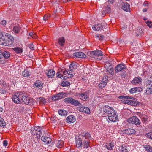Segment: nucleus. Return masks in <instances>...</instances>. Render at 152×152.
I'll list each match as a JSON object with an SVG mask.
<instances>
[{"label":"nucleus","instance_id":"obj_58","mask_svg":"<svg viewBox=\"0 0 152 152\" xmlns=\"http://www.w3.org/2000/svg\"><path fill=\"white\" fill-rule=\"evenodd\" d=\"M100 36V34H97L95 35V37L96 39H98L99 40Z\"/></svg>","mask_w":152,"mask_h":152},{"label":"nucleus","instance_id":"obj_18","mask_svg":"<svg viewBox=\"0 0 152 152\" xmlns=\"http://www.w3.org/2000/svg\"><path fill=\"white\" fill-rule=\"evenodd\" d=\"M43 83L40 81H36L34 84V86L35 88H38L41 89L43 88Z\"/></svg>","mask_w":152,"mask_h":152},{"label":"nucleus","instance_id":"obj_27","mask_svg":"<svg viewBox=\"0 0 152 152\" xmlns=\"http://www.w3.org/2000/svg\"><path fill=\"white\" fill-rule=\"evenodd\" d=\"M114 143L113 142L107 143L105 144V146L107 149L111 150L113 148Z\"/></svg>","mask_w":152,"mask_h":152},{"label":"nucleus","instance_id":"obj_9","mask_svg":"<svg viewBox=\"0 0 152 152\" xmlns=\"http://www.w3.org/2000/svg\"><path fill=\"white\" fill-rule=\"evenodd\" d=\"M103 110L104 112L107 113L108 117L112 115V114L115 113L114 110L108 106L104 107Z\"/></svg>","mask_w":152,"mask_h":152},{"label":"nucleus","instance_id":"obj_22","mask_svg":"<svg viewBox=\"0 0 152 152\" xmlns=\"http://www.w3.org/2000/svg\"><path fill=\"white\" fill-rule=\"evenodd\" d=\"M63 96V93H60L54 95L52 97V99L53 100H57L62 98Z\"/></svg>","mask_w":152,"mask_h":152},{"label":"nucleus","instance_id":"obj_50","mask_svg":"<svg viewBox=\"0 0 152 152\" xmlns=\"http://www.w3.org/2000/svg\"><path fill=\"white\" fill-rule=\"evenodd\" d=\"M3 35L2 33H0V42H1L2 39L4 38Z\"/></svg>","mask_w":152,"mask_h":152},{"label":"nucleus","instance_id":"obj_7","mask_svg":"<svg viewBox=\"0 0 152 152\" xmlns=\"http://www.w3.org/2000/svg\"><path fill=\"white\" fill-rule=\"evenodd\" d=\"M22 94V92H19L15 93L12 98L13 102L16 104H20L21 103V99Z\"/></svg>","mask_w":152,"mask_h":152},{"label":"nucleus","instance_id":"obj_15","mask_svg":"<svg viewBox=\"0 0 152 152\" xmlns=\"http://www.w3.org/2000/svg\"><path fill=\"white\" fill-rule=\"evenodd\" d=\"M74 58H85L86 56L83 52H75L73 54Z\"/></svg>","mask_w":152,"mask_h":152},{"label":"nucleus","instance_id":"obj_19","mask_svg":"<svg viewBox=\"0 0 152 152\" xmlns=\"http://www.w3.org/2000/svg\"><path fill=\"white\" fill-rule=\"evenodd\" d=\"M122 9L126 12H129L130 10V5L127 2L123 3L122 5Z\"/></svg>","mask_w":152,"mask_h":152},{"label":"nucleus","instance_id":"obj_64","mask_svg":"<svg viewBox=\"0 0 152 152\" xmlns=\"http://www.w3.org/2000/svg\"><path fill=\"white\" fill-rule=\"evenodd\" d=\"M2 108L0 107V112H2Z\"/></svg>","mask_w":152,"mask_h":152},{"label":"nucleus","instance_id":"obj_36","mask_svg":"<svg viewBox=\"0 0 152 152\" xmlns=\"http://www.w3.org/2000/svg\"><path fill=\"white\" fill-rule=\"evenodd\" d=\"M67 112L64 110L60 109L58 111L59 114L62 116H66L67 114Z\"/></svg>","mask_w":152,"mask_h":152},{"label":"nucleus","instance_id":"obj_45","mask_svg":"<svg viewBox=\"0 0 152 152\" xmlns=\"http://www.w3.org/2000/svg\"><path fill=\"white\" fill-rule=\"evenodd\" d=\"M130 128H128L125 130H123L122 132L123 134L130 135Z\"/></svg>","mask_w":152,"mask_h":152},{"label":"nucleus","instance_id":"obj_29","mask_svg":"<svg viewBox=\"0 0 152 152\" xmlns=\"http://www.w3.org/2000/svg\"><path fill=\"white\" fill-rule=\"evenodd\" d=\"M21 28L18 26H15L13 27L12 31L15 34L18 33L20 31Z\"/></svg>","mask_w":152,"mask_h":152},{"label":"nucleus","instance_id":"obj_28","mask_svg":"<svg viewBox=\"0 0 152 152\" xmlns=\"http://www.w3.org/2000/svg\"><path fill=\"white\" fill-rule=\"evenodd\" d=\"M59 70V71L58 72L56 73L57 77L59 78H61L63 77H64L65 75H64V72H65V70H64L63 71L62 70L60 69Z\"/></svg>","mask_w":152,"mask_h":152},{"label":"nucleus","instance_id":"obj_8","mask_svg":"<svg viewBox=\"0 0 152 152\" xmlns=\"http://www.w3.org/2000/svg\"><path fill=\"white\" fill-rule=\"evenodd\" d=\"M147 88L145 93L147 94H152V81L151 80H148L146 83Z\"/></svg>","mask_w":152,"mask_h":152},{"label":"nucleus","instance_id":"obj_20","mask_svg":"<svg viewBox=\"0 0 152 152\" xmlns=\"http://www.w3.org/2000/svg\"><path fill=\"white\" fill-rule=\"evenodd\" d=\"M142 79L139 77H135L132 82V83L134 85L140 84L141 83Z\"/></svg>","mask_w":152,"mask_h":152},{"label":"nucleus","instance_id":"obj_35","mask_svg":"<svg viewBox=\"0 0 152 152\" xmlns=\"http://www.w3.org/2000/svg\"><path fill=\"white\" fill-rule=\"evenodd\" d=\"M128 103L127 104L133 106H136L138 104V102L136 101L132 100H128Z\"/></svg>","mask_w":152,"mask_h":152},{"label":"nucleus","instance_id":"obj_34","mask_svg":"<svg viewBox=\"0 0 152 152\" xmlns=\"http://www.w3.org/2000/svg\"><path fill=\"white\" fill-rule=\"evenodd\" d=\"M58 43L60 46H62L65 44V39L64 37H61L58 40Z\"/></svg>","mask_w":152,"mask_h":152},{"label":"nucleus","instance_id":"obj_1","mask_svg":"<svg viewBox=\"0 0 152 152\" xmlns=\"http://www.w3.org/2000/svg\"><path fill=\"white\" fill-rule=\"evenodd\" d=\"M91 136L90 134L86 132L76 137L75 140L77 147L79 148L82 146L84 148H88L90 147L89 142L88 140H86L85 139H88Z\"/></svg>","mask_w":152,"mask_h":152},{"label":"nucleus","instance_id":"obj_4","mask_svg":"<svg viewBox=\"0 0 152 152\" xmlns=\"http://www.w3.org/2000/svg\"><path fill=\"white\" fill-rule=\"evenodd\" d=\"M127 122L129 124H134L137 127H142L140 120L136 116H132L127 119Z\"/></svg>","mask_w":152,"mask_h":152},{"label":"nucleus","instance_id":"obj_26","mask_svg":"<svg viewBox=\"0 0 152 152\" xmlns=\"http://www.w3.org/2000/svg\"><path fill=\"white\" fill-rule=\"evenodd\" d=\"M102 25L101 23H99L97 25H94L92 27L94 30L95 31H98L102 28Z\"/></svg>","mask_w":152,"mask_h":152},{"label":"nucleus","instance_id":"obj_14","mask_svg":"<svg viewBox=\"0 0 152 152\" xmlns=\"http://www.w3.org/2000/svg\"><path fill=\"white\" fill-rule=\"evenodd\" d=\"M64 77H63V79H66L68 78H71L74 76L73 71L72 69H71L70 70H68L66 71L65 70V72H64Z\"/></svg>","mask_w":152,"mask_h":152},{"label":"nucleus","instance_id":"obj_53","mask_svg":"<svg viewBox=\"0 0 152 152\" xmlns=\"http://www.w3.org/2000/svg\"><path fill=\"white\" fill-rule=\"evenodd\" d=\"M29 48L31 50H34V45L32 44H29Z\"/></svg>","mask_w":152,"mask_h":152},{"label":"nucleus","instance_id":"obj_41","mask_svg":"<svg viewBox=\"0 0 152 152\" xmlns=\"http://www.w3.org/2000/svg\"><path fill=\"white\" fill-rule=\"evenodd\" d=\"M13 50L17 53H20L23 52L22 49L20 48H13Z\"/></svg>","mask_w":152,"mask_h":152},{"label":"nucleus","instance_id":"obj_55","mask_svg":"<svg viewBox=\"0 0 152 152\" xmlns=\"http://www.w3.org/2000/svg\"><path fill=\"white\" fill-rule=\"evenodd\" d=\"M5 83L2 80H0V85H4Z\"/></svg>","mask_w":152,"mask_h":152},{"label":"nucleus","instance_id":"obj_44","mask_svg":"<svg viewBox=\"0 0 152 152\" xmlns=\"http://www.w3.org/2000/svg\"><path fill=\"white\" fill-rule=\"evenodd\" d=\"M77 67V64L75 63H72L69 66V68L71 69H75Z\"/></svg>","mask_w":152,"mask_h":152},{"label":"nucleus","instance_id":"obj_62","mask_svg":"<svg viewBox=\"0 0 152 152\" xmlns=\"http://www.w3.org/2000/svg\"><path fill=\"white\" fill-rule=\"evenodd\" d=\"M147 10V9L146 8L143 9H142V11L144 12H146Z\"/></svg>","mask_w":152,"mask_h":152},{"label":"nucleus","instance_id":"obj_40","mask_svg":"<svg viewBox=\"0 0 152 152\" xmlns=\"http://www.w3.org/2000/svg\"><path fill=\"white\" fill-rule=\"evenodd\" d=\"M0 126L3 128H4L6 126V123L4 121L1 117H0Z\"/></svg>","mask_w":152,"mask_h":152},{"label":"nucleus","instance_id":"obj_60","mask_svg":"<svg viewBox=\"0 0 152 152\" xmlns=\"http://www.w3.org/2000/svg\"><path fill=\"white\" fill-rule=\"evenodd\" d=\"M34 34L33 32H30L29 34V36L31 37H32V36H33V35Z\"/></svg>","mask_w":152,"mask_h":152},{"label":"nucleus","instance_id":"obj_51","mask_svg":"<svg viewBox=\"0 0 152 152\" xmlns=\"http://www.w3.org/2000/svg\"><path fill=\"white\" fill-rule=\"evenodd\" d=\"M0 23L3 25H5L7 23V22L6 20H4L1 22Z\"/></svg>","mask_w":152,"mask_h":152},{"label":"nucleus","instance_id":"obj_10","mask_svg":"<svg viewBox=\"0 0 152 152\" xmlns=\"http://www.w3.org/2000/svg\"><path fill=\"white\" fill-rule=\"evenodd\" d=\"M64 100L65 102L70 103L76 106L80 104L78 100H75L72 98L70 97L66 98L64 99Z\"/></svg>","mask_w":152,"mask_h":152},{"label":"nucleus","instance_id":"obj_6","mask_svg":"<svg viewBox=\"0 0 152 152\" xmlns=\"http://www.w3.org/2000/svg\"><path fill=\"white\" fill-rule=\"evenodd\" d=\"M21 96V99L25 104L30 105L34 102V101L33 99L27 96L25 93L22 92V94Z\"/></svg>","mask_w":152,"mask_h":152},{"label":"nucleus","instance_id":"obj_37","mask_svg":"<svg viewBox=\"0 0 152 152\" xmlns=\"http://www.w3.org/2000/svg\"><path fill=\"white\" fill-rule=\"evenodd\" d=\"M145 151L148 152H152V147L148 145H143Z\"/></svg>","mask_w":152,"mask_h":152},{"label":"nucleus","instance_id":"obj_33","mask_svg":"<svg viewBox=\"0 0 152 152\" xmlns=\"http://www.w3.org/2000/svg\"><path fill=\"white\" fill-rule=\"evenodd\" d=\"M64 144V142L60 140H58L57 142H56L55 145L57 148H60L62 147Z\"/></svg>","mask_w":152,"mask_h":152},{"label":"nucleus","instance_id":"obj_47","mask_svg":"<svg viewBox=\"0 0 152 152\" xmlns=\"http://www.w3.org/2000/svg\"><path fill=\"white\" fill-rule=\"evenodd\" d=\"M146 137L152 140V132H149L146 134Z\"/></svg>","mask_w":152,"mask_h":152},{"label":"nucleus","instance_id":"obj_5","mask_svg":"<svg viewBox=\"0 0 152 152\" xmlns=\"http://www.w3.org/2000/svg\"><path fill=\"white\" fill-rule=\"evenodd\" d=\"M90 53V56L95 60H100L103 58L102 52L100 50L92 51Z\"/></svg>","mask_w":152,"mask_h":152},{"label":"nucleus","instance_id":"obj_57","mask_svg":"<svg viewBox=\"0 0 152 152\" xmlns=\"http://www.w3.org/2000/svg\"><path fill=\"white\" fill-rule=\"evenodd\" d=\"M104 38V36L102 35H101V34H100V37H99V40H102L103 38Z\"/></svg>","mask_w":152,"mask_h":152},{"label":"nucleus","instance_id":"obj_25","mask_svg":"<svg viewBox=\"0 0 152 152\" xmlns=\"http://www.w3.org/2000/svg\"><path fill=\"white\" fill-rule=\"evenodd\" d=\"M142 90V88L140 87H136L132 88L129 90V92L131 94H133L136 92L141 91Z\"/></svg>","mask_w":152,"mask_h":152},{"label":"nucleus","instance_id":"obj_16","mask_svg":"<svg viewBox=\"0 0 152 152\" xmlns=\"http://www.w3.org/2000/svg\"><path fill=\"white\" fill-rule=\"evenodd\" d=\"M76 95L79 96L80 99L82 100L86 101L88 98V94L85 93H77Z\"/></svg>","mask_w":152,"mask_h":152},{"label":"nucleus","instance_id":"obj_42","mask_svg":"<svg viewBox=\"0 0 152 152\" xmlns=\"http://www.w3.org/2000/svg\"><path fill=\"white\" fill-rule=\"evenodd\" d=\"M120 152H128L127 147L124 145H122L121 147V149L120 150Z\"/></svg>","mask_w":152,"mask_h":152},{"label":"nucleus","instance_id":"obj_48","mask_svg":"<svg viewBox=\"0 0 152 152\" xmlns=\"http://www.w3.org/2000/svg\"><path fill=\"white\" fill-rule=\"evenodd\" d=\"M147 25L149 26L150 28H151L152 26V22L150 21H148L146 22Z\"/></svg>","mask_w":152,"mask_h":152},{"label":"nucleus","instance_id":"obj_21","mask_svg":"<svg viewBox=\"0 0 152 152\" xmlns=\"http://www.w3.org/2000/svg\"><path fill=\"white\" fill-rule=\"evenodd\" d=\"M108 119L111 121L113 122H115L118 121V118L116 113L112 114V115H110L108 117Z\"/></svg>","mask_w":152,"mask_h":152},{"label":"nucleus","instance_id":"obj_11","mask_svg":"<svg viewBox=\"0 0 152 152\" xmlns=\"http://www.w3.org/2000/svg\"><path fill=\"white\" fill-rule=\"evenodd\" d=\"M115 70L116 73L124 71L126 69V66L124 64H118L115 67Z\"/></svg>","mask_w":152,"mask_h":152},{"label":"nucleus","instance_id":"obj_46","mask_svg":"<svg viewBox=\"0 0 152 152\" xmlns=\"http://www.w3.org/2000/svg\"><path fill=\"white\" fill-rule=\"evenodd\" d=\"M46 102L45 99L43 97H40L39 98V103L44 104Z\"/></svg>","mask_w":152,"mask_h":152},{"label":"nucleus","instance_id":"obj_54","mask_svg":"<svg viewBox=\"0 0 152 152\" xmlns=\"http://www.w3.org/2000/svg\"><path fill=\"white\" fill-rule=\"evenodd\" d=\"M49 17L50 16L48 17V15H45L43 17L44 20L45 21L46 20L48 19V17Z\"/></svg>","mask_w":152,"mask_h":152},{"label":"nucleus","instance_id":"obj_30","mask_svg":"<svg viewBox=\"0 0 152 152\" xmlns=\"http://www.w3.org/2000/svg\"><path fill=\"white\" fill-rule=\"evenodd\" d=\"M101 121L102 124L105 126L108 123L109 121L107 117L105 116L102 117V118Z\"/></svg>","mask_w":152,"mask_h":152},{"label":"nucleus","instance_id":"obj_63","mask_svg":"<svg viewBox=\"0 0 152 152\" xmlns=\"http://www.w3.org/2000/svg\"><path fill=\"white\" fill-rule=\"evenodd\" d=\"M36 37V35L35 34H34V35H33V36H32V37L33 38H35V37Z\"/></svg>","mask_w":152,"mask_h":152},{"label":"nucleus","instance_id":"obj_39","mask_svg":"<svg viewBox=\"0 0 152 152\" xmlns=\"http://www.w3.org/2000/svg\"><path fill=\"white\" fill-rule=\"evenodd\" d=\"M2 55L5 58L7 59L9 58L10 54L8 52L4 51L3 52Z\"/></svg>","mask_w":152,"mask_h":152},{"label":"nucleus","instance_id":"obj_2","mask_svg":"<svg viewBox=\"0 0 152 152\" xmlns=\"http://www.w3.org/2000/svg\"><path fill=\"white\" fill-rule=\"evenodd\" d=\"M7 37L2 39L1 42H0V45L4 46H9L12 45L14 42V39L10 34L7 35Z\"/></svg>","mask_w":152,"mask_h":152},{"label":"nucleus","instance_id":"obj_56","mask_svg":"<svg viewBox=\"0 0 152 152\" xmlns=\"http://www.w3.org/2000/svg\"><path fill=\"white\" fill-rule=\"evenodd\" d=\"M6 93V91L2 89H0V93L4 94Z\"/></svg>","mask_w":152,"mask_h":152},{"label":"nucleus","instance_id":"obj_49","mask_svg":"<svg viewBox=\"0 0 152 152\" xmlns=\"http://www.w3.org/2000/svg\"><path fill=\"white\" fill-rule=\"evenodd\" d=\"M130 134H134L136 132L135 130L130 128Z\"/></svg>","mask_w":152,"mask_h":152},{"label":"nucleus","instance_id":"obj_59","mask_svg":"<svg viewBox=\"0 0 152 152\" xmlns=\"http://www.w3.org/2000/svg\"><path fill=\"white\" fill-rule=\"evenodd\" d=\"M108 2L109 4H111L114 2V0H108Z\"/></svg>","mask_w":152,"mask_h":152},{"label":"nucleus","instance_id":"obj_38","mask_svg":"<svg viewBox=\"0 0 152 152\" xmlns=\"http://www.w3.org/2000/svg\"><path fill=\"white\" fill-rule=\"evenodd\" d=\"M30 72L27 69L25 70L22 73V75L25 77H27L30 75Z\"/></svg>","mask_w":152,"mask_h":152},{"label":"nucleus","instance_id":"obj_12","mask_svg":"<svg viewBox=\"0 0 152 152\" xmlns=\"http://www.w3.org/2000/svg\"><path fill=\"white\" fill-rule=\"evenodd\" d=\"M118 98L120 99H121V102L122 103L124 104H128V100H124L123 99H134V98L132 96H126L121 95L118 96Z\"/></svg>","mask_w":152,"mask_h":152},{"label":"nucleus","instance_id":"obj_31","mask_svg":"<svg viewBox=\"0 0 152 152\" xmlns=\"http://www.w3.org/2000/svg\"><path fill=\"white\" fill-rule=\"evenodd\" d=\"M55 74V72L54 70L50 69L48 71L47 73V75L49 78H52L54 75Z\"/></svg>","mask_w":152,"mask_h":152},{"label":"nucleus","instance_id":"obj_32","mask_svg":"<svg viewBox=\"0 0 152 152\" xmlns=\"http://www.w3.org/2000/svg\"><path fill=\"white\" fill-rule=\"evenodd\" d=\"M111 11L110 6V5H108L106 7H105V10H103L102 14L103 15H104L106 13L110 12Z\"/></svg>","mask_w":152,"mask_h":152},{"label":"nucleus","instance_id":"obj_61","mask_svg":"<svg viewBox=\"0 0 152 152\" xmlns=\"http://www.w3.org/2000/svg\"><path fill=\"white\" fill-rule=\"evenodd\" d=\"M143 4L144 6H148V3L147 2H145L143 3Z\"/></svg>","mask_w":152,"mask_h":152},{"label":"nucleus","instance_id":"obj_24","mask_svg":"<svg viewBox=\"0 0 152 152\" xmlns=\"http://www.w3.org/2000/svg\"><path fill=\"white\" fill-rule=\"evenodd\" d=\"M76 120L75 117L73 115H69L67 117L66 121L68 123H73Z\"/></svg>","mask_w":152,"mask_h":152},{"label":"nucleus","instance_id":"obj_3","mask_svg":"<svg viewBox=\"0 0 152 152\" xmlns=\"http://www.w3.org/2000/svg\"><path fill=\"white\" fill-rule=\"evenodd\" d=\"M42 130L39 126H35L31 128V133L32 135H36L37 139H40L42 134Z\"/></svg>","mask_w":152,"mask_h":152},{"label":"nucleus","instance_id":"obj_52","mask_svg":"<svg viewBox=\"0 0 152 152\" xmlns=\"http://www.w3.org/2000/svg\"><path fill=\"white\" fill-rule=\"evenodd\" d=\"M3 145L5 147L7 146L8 145L7 141V140H4L3 142Z\"/></svg>","mask_w":152,"mask_h":152},{"label":"nucleus","instance_id":"obj_13","mask_svg":"<svg viewBox=\"0 0 152 152\" xmlns=\"http://www.w3.org/2000/svg\"><path fill=\"white\" fill-rule=\"evenodd\" d=\"M108 79V77L106 75L104 76L103 77L101 82L99 85V87L100 88H102L105 86L107 84Z\"/></svg>","mask_w":152,"mask_h":152},{"label":"nucleus","instance_id":"obj_23","mask_svg":"<svg viewBox=\"0 0 152 152\" xmlns=\"http://www.w3.org/2000/svg\"><path fill=\"white\" fill-rule=\"evenodd\" d=\"M41 140L46 144H49L52 141L51 139L49 137L45 136H42L41 138Z\"/></svg>","mask_w":152,"mask_h":152},{"label":"nucleus","instance_id":"obj_43","mask_svg":"<svg viewBox=\"0 0 152 152\" xmlns=\"http://www.w3.org/2000/svg\"><path fill=\"white\" fill-rule=\"evenodd\" d=\"M70 84V83L67 81H63L61 84V85L63 87L67 86Z\"/></svg>","mask_w":152,"mask_h":152},{"label":"nucleus","instance_id":"obj_17","mask_svg":"<svg viewBox=\"0 0 152 152\" xmlns=\"http://www.w3.org/2000/svg\"><path fill=\"white\" fill-rule=\"evenodd\" d=\"M77 109L80 112H84L87 114H89L90 112L89 108L87 107H77Z\"/></svg>","mask_w":152,"mask_h":152}]
</instances>
